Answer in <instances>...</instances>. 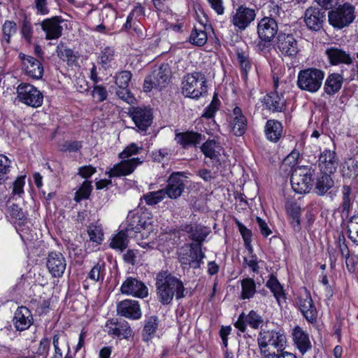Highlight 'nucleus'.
<instances>
[{
    "instance_id": "nucleus-1",
    "label": "nucleus",
    "mask_w": 358,
    "mask_h": 358,
    "mask_svg": "<svg viewBox=\"0 0 358 358\" xmlns=\"http://www.w3.org/2000/svg\"><path fill=\"white\" fill-rule=\"evenodd\" d=\"M155 280L157 299L163 305H169L174 296L179 300L184 298L187 293L182 281L168 270L159 271Z\"/></svg>"
},
{
    "instance_id": "nucleus-2",
    "label": "nucleus",
    "mask_w": 358,
    "mask_h": 358,
    "mask_svg": "<svg viewBox=\"0 0 358 358\" xmlns=\"http://www.w3.org/2000/svg\"><path fill=\"white\" fill-rule=\"evenodd\" d=\"M328 13L329 24L336 28L348 26L355 20V8L350 3H339L340 0H315Z\"/></svg>"
},
{
    "instance_id": "nucleus-3",
    "label": "nucleus",
    "mask_w": 358,
    "mask_h": 358,
    "mask_svg": "<svg viewBox=\"0 0 358 358\" xmlns=\"http://www.w3.org/2000/svg\"><path fill=\"white\" fill-rule=\"evenodd\" d=\"M206 76L195 71L184 76L182 81V94L194 99H198L207 94L208 86Z\"/></svg>"
},
{
    "instance_id": "nucleus-4",
    "label": "nucleus",
    "mask_w": 358,
    "mask_h": 358,
    "mask_svg": "<svg viewBox=\"0 0 358 358\" xmlns=\"http://www.w3.org/2000/svg\"><path fill=\"white\" fill-rule=\"evenodd\" d=\"M324 78V72L321 69L308 68L299 72L296 84L300 90L315 93L321 88Z\"/></svg>"
},
{
    "instance_id": "nucleus-5",
    "label": "nucleus",
    "mask_w": 358,
    "mask_h": 358,
    "mask_svg": "<svg viewBox=\"0 0 358 358\" xmlns=\"http://www.w3.org/2000/svg\"><path fill=\"white\" fill-rule=\"evenodd\" d=\"M315 169L302 166L294 169L290 177L293 190L298 194L308 193L313 186Z\"/></svg>"
},
{
    "instance_id": "nucleus-6",
    "label": "nucleus",
    "mask_w": 358,
    "mask_h": 358,
    "mask_svg": "<svg viewBox=\"0 0 358 358\" xmlns=\"http://www.w3.org/2000/svg\"><path fill=\"white\" fill-rule=\"evenodd\" d=\"M286 336L280 329H262L257 338V343L261 352H265L263 350L268 345L274 347L278 352H282L286 345Z\"/></svg>"
},
{
    "instance_id": "nucleus-7",
    "label": "nucleus",
    "mask_w": 358,
    "mask_h": 358,
    "mask_svg": "<svg viewBox=\"0 0 358 358\" xmlns=\"http://www.w3.org/2000/svg\"><path fill=\"white\" fill-rule=\"evenodd\" d=\"M17 97L20 102L32 108L40 107L43 102V94L29 83H21L17 86Z\"/></svg>"
},
{
    "instance_id": "nucleus-8",
    "label": "nucleus",
    "mask_w": 358,
    "mask_h": 358,
    "mask_svg": "<svg viewBox=\"0 0 358 358\" xmlns=\"http://www.w3.org/2000/svg\"><path fill=\"white\" fill-rule=\"evenodd\" d=\"M275 46L285 57L295 58L300 51L298 41L292 34L280 32L277 35Z\"/></svg>"
},
{
    "instance_id": "nucleus-9",
    "label": "nucleus",
    "mask_w": 358,
    "mask_h": 358,
    "mask_svg": "<svg viewBox=\"0 0 358 358\" xmlns=\"http://www.w3.org/2000/svg\"><path fill=\"white\" fill-rule=\"evenodd\" d=\"M128 115L134 122L138 132L146 133L152 123V112L148 107H130Z\"/></svg>"
},
{
    "instance_id": "nucleus-10",
    "label": "nucleus",
    "mask_w": 358,
    "mask_h": 358,
    "mask_svg": "<svg viewBox=\"0 0 358 358\" xmlns=\"http://www.w3.org/2000/svg\"><path fill=\"white\" fill-rule=\"evenodd\" d=\"M256 10L245 5L239 6L231 15V23L239 31L246 29L255 20Z\"/></svg>"
},
{
    "instance_id": "nucleus-11",
    "label": "nucleus",
    "mask_w": 358,
    "mask_h": 358,
    "mask_svg": "<svg viewBox=\"0 0 358 358\" xmlns=\"http://www.w3.org/2000/svg\"><path fill=\"white\" fill-rule=\"evenodd\" d=\"M259 38L264 43H271L278 34V25L273 17L261 19L257 27Z\"/></svg>"
},
{
    "instance_id": "nucleus-12",
    "label": "nucleus",
    "mask_w": 358,
    "mask_h": 358,
    "mask_svg": "<svg viewBox=\"0 0 358 358\" xmlns=\"http://www.w3.org/2000/svg\"><path fill=\"white\" fill-rule=\"evenodd\" d=\"M18 57L21 60L22 69L27 76L35 80L42 78L44 69L38 59L22 52L19 54Z\"/></svg>"
},
{
    "instance_id": "nucleus-13",
    "label": "nucleus",
    "mask_w": 358,
    "mask_h": 358,
    "mask_svg": "<svg viewBox=\"0 0 358 358\" xmlns=\"http://www.w3.org/2000/svg\"><path fill=\"white\" fill-rule=\"evenodd\" d=\"M120 292L123 294L140 299H144L148 296L147 286L144 282L134 277L127 278L121 285Z\"/></svg>"
},
{
    "instance_id": "nucleus-14",
    "label": "nucleus",
    "mask_w": 358,
    "mask_h": 358,
    "mask_svg": "<svg viewBox=\"0 0 358 358\" xmlns=\"http://www.w3.org/2000/svg\"><path fill=\"white\" fill-rule=\"evenodd\" d=\"M180 231L189 234V238L194 241V243H200V246H202L206 238L210 233V229L199 224H182L173 230V233Z\"/></svg>"
},
{
    "instance_id": "nucleus-15",
    "label": "nucleus",
    "mask_w": 358,
    "mask_h": 358,
    "mask_svg": "<svg viewBox=\"0 0 358 358\" xmlns=\"http://www.w3.org/2000/svg\"><path fill=\"white\" fill-rule=\"evenodd\" d=\"M322 7H310L305 11L304 22L308 29L318 31L322 29L326 18L325 11Z\"/></svg>"
},
{
    "instance_id": "nucleus-16",
    "label": "nucleus",
    "mask_w": 358,
    "mask_h": 358,
    "mask_svg": "<svg viewBox=\"0 0 358 358\" xmlns=\"http://www.w3.org/2000/svg\"><path fill=\"white\" fill-rule=\"evenodd\" d=\"M105 327L108 335L119 338L129 339L133 335V331L126 320L113 318L106 322Z\"/></svg>"
},
{
    "instance_id": "nucleus-17",
    "label": "nucleus",
    "mask_w": 358,
    "mask_h": 358,
    "mask_svg": "<svg viewBox=\"0 0 358 358\" xmlns=\"http://www.w3.org/2000/svg\"><path fill=\"white\" fill-rule=\"evenodd\" d=\"M46 266L52 277L59 278L66 270V261L61 252H51L47 257Z\"/></svg>"
},
{
    "instance_id": "nucleus-18",
    "label": "nucleus",
    "mask_w": 358,
    "mask_h": 358,
    "mask_svg": "<svg viewBox=\"0 0 358 358\" xmlns=\"http://www.w3.org/2000/svg\"><path fill=\"white\" fill-rule=\"evenodd\" d=\"M182 173L180 172H173L167 180V185L164 190V195L169 198L176 199L180 197L185 189V184L182 179Z\"/></svg>"
},
{
    "instance_id": "nucleus-19",
    "label": "nucleus",
    "mask_w": 358,
    "mask_h": 358,
    "mask_svg": "<svg viewBox=\"0 0 358 358\" xmlns=\"http://www.w3.org/2000/svg\"><path fill=\"white\" fill-rule=\"evenodd\" d=\"M16 331L27 330L34 324V317L31 310L26 306L17 307L12 320Z\"/></svg>"
},
{
    "instance_id": "nucleus-20",
    "label": "nucleus",
    "mask_w": 358,
    "mask_h": 358,
    "mask_svg": "<svg viewBox=\"0 0 358 358\" xmlns=\"http://www.w3.org/2000/svg\"><path fill=\"white\" fill-rule=\"evenodd\" d=\"M64 22L62 16H54L47 18L41 22L42 30L45 33V39L52 40L60 38L63 28L60 25Z\"/></svg>"
},
{
    "instance_id": "nucleus-21",
    "label": "nucleus",
    "mask_w": 358,
    "mask_h": 358,
    "mask_svg": "<svg viewBox=\"0 0 358 358\" xmlns=\"http://www.w3.org/2000/svg\"><path fill=\"white\" fill-rule=\"evenodd\" d=\"M142 163L138 157L122 160L107 172L110 178L127 176L134 172L136 166Z\"/></svg>"
},
{
    "instance_id": "nucleus-22",
    "label": "nucleus",
    "mask_w": 358,
    "mask_h": 358,
    "mask_svg": "<svg viewBox=\"0 0 358 358\" xmlns=\"http://www.w3.org/2000/svg\"><path fill=\"white\" fill-rule=\"evenodd\" d=\"M262 102L272 113H283L286 110V99L283 94H279L275 90L266 94Z\"/></svg>"
},
{
    "instance_id": "nucleus-23",
    "label": "nucleus",
    "mask_w": 358,
    "mask_h": 358,
    "mask_svg": "<svg viewBox=\"0 0 358 358\" xmlns=\"http://www.w3.org/2000/svg\"><path fill=\"white\" fill-rule=\"evenodd\" d=\"M117 313L118 315L131 320H138L142 315L138 302L131 299L119 302L117 305Z\"/></svg>"
},
{
    "instance_id": "nucleus-24",
    "label": "nucleus",
    "mask_w": 358,
    "mask_h": 358,
    "mask_svg": "<svg viewBox=\"0 0 358 358\" xmlns=\"http://www.w3.org/2000/svg\"><path fill=\"white\" fill-rule=\"evenodd\" d=\"M338 165V158L336 153L330 150H324L320 153L318 159V166L322 173L334 174Z\"/></svg>"
},
{
    "instance_id": "nucleus-25",
    "label": "nucleus",
    "mask_w": 358,
    "mask_h": 358,
    "mask_svg": "<svg viewBox=\"0 0 358 358\" xmlns=\"http://www.w3.org/2000/svg\"><path fill=\"white\" fill-rule=\"evenodd\" d=\"M203 137L201 134L194 131H187L184 132L176 131L174 139L182 148L187 149L190 147L197 148Z\"/></svg>"
},
{
    "instance_id": "nucleus-26",
    "label": "nucleus",
    "mask_w": 358,
    "mask_h": 358,
    "mask_svg": "<svg viewBox=\"0 0 358 358\" xmlns=\"http://www.w3.org/2000/svg\"><path fill=\"white\" fill-rule=\"evenodd\" d=\"M292 339L296 348L301 355H304L312 348L308 334L299 326H296L292 329Z\"/></svg>"
},
{
    "instance_id": "nucleus-27",
    "label": "nucleus",
    "mask_w": 358,
    "mask_h": 358,
    "mask_svg": "<svg viewBox=\"0 0 358 358\" xmlns=\"http://www.w3.org/2000/svg\"><path fill=\"white\" fill-rule=\"evenodd\" d=\"M331 175L321 172L320 176L317 177L314 189L318 196H321L327 194L331 199L335 196V192H329L334 186V181Z\"/></svg>"
},
{
    "instance_id": "nucleus-28",
    "label": "nucleus",
    "mask_w": 358,
    "mask_h": 358,
    "mask_svg": "<svg viewBox=\"0 0 358 358\" xmlns=\"http://www.w3.org/2000/svg\"><path fill=\"white\" fill-rule=\"evenodd\" d=\"M230 125L231 131L237 136L243 135L247 130V118L243 115L242 109L238 106H236L233 110L232 120Z\"/></svg>"
},
{
    "instance_id": "nucleus-29",
    "label": "nucleus",
    "mask_w": 358,
    "mask_h": 358,
    "mask_svg": "<svg viewBox=\"0 0 358 358\" xmlns=\"http://www.w3.org/2000/svg\"><path fill=\"white\" fill-rule=\"evenodd\" d=\"M325 52L332 65L339 64H351L352 63V59L350 54L338 47L329 48Z\"/></svg>"
},
{
    "instance_id": "nucleus-30",
    "label": "nucleus",
    "mask_w": 358,
    "mask_h": 358,
    "mask_svg": "<svg viewBox=\"0 0 358 358\" xmlns=\"http://www.w3.org/2000/svg\"><path fill=\"white\" fill-rule=\"evenodd\" d=\"M157 88L162 90L166 87L171 80V72L168 64H162L151 73Z\"/></svg>"
},
{
    "instance_id": "nucleus-31",
    "label": "nucleus",
    "mask_w": 358,
    "mask_h": 358,
    "mask_svg": "<svg viewBox=\"0 0 358 358\" xmlns=\"http://www.w3.org/2000/svg\"><path fill=\"white\" fill-rule=\"evenodd\" d=\"M355 195L352 192V187L350 185H344L341 189V203L340 204V209L343 215H345L346 218L350 216V211L352 208V205L355 200Z\"/></svg>"
},
{
    "instance_id": "nucleus-32",
    "label": "nucleus",
    "mask_w": 358,
    "mask_h": 358,
    "mask_svg": "<svg viewBox=\"0 0 358 358\" xmlns=\"http://www.w3.org/2000/svg\"><path fill=\"white\" fill-rule=\"evenodd\" d=\"M343 80V76L340 73L329 74L324 82V92L329 96L335 94L341 89Z\"/></svg>"
},
{
    "instance_id": "nucleus-33",
    "label": "nucleus",
    "mask_w": 358,
    "mask_h": 358,
    "mask_svg": "<svg viewBox=\"0 0 358 358\" xmlns=\"http://www.w3.org/2000/svg\"><path fill=\"white\" fill-rule=\"evenodd\" d=\"M283 126L280 122L276 120H267L265 125V135L268 140L277 143L282 137Z\"/></svg>"
},
{
    "instance_id": "nucleus-34",
    "label": "nucleus",
    "mask_w": 358,
    "mask_h": 358,
    "mask_svg": "<svg viewBox=\"0 0 358 358\" xmlns=\"http://www.w3.org/2000/svg\"><path fill=\"white\" fill-rule=\"evenodd\" d=\"M127 226L126 231L129 232L138 233L141 229H145L147 222L142 214L139 213L129 212L127 218Z\"/></svg>"
},
{
    "instance_id": "nucleus-35",
    "label": "nucleus",
    "mask_w": 358,
    "mask_h": 358,
    "mask_svg": "<svg viewBox=\"0 0 358 358\" xmlns=\"http://www.w3.org/2000/svg\"><path fill=\"white\" fill-rule=\"evenodd\" d=\"M189 247L188 257L190 263H189V266L193 268H199L203 259L205 257V254L202 252V246H200V243H191Z\"/></svg>"
},
{
    "instance_id": "nucleus-36",
    "label": "nucleus",
    "mask_w": 358,
    "mask_h": 358,
    "mask_svg": "<svg viewBox=\"0 0 358 358\" xmlns=\"http://www.w3.org/2000/svg\"><path fill=\"white\" fill-rule=\"evenodd\" d=\"M57 57L62 60L66 62L69 65L75 64L78 59V52H75L72 49L67 48L63 42H60L56 49Z\"/></svg>"
},
{
    "instance_id": "nucleus-37",
    "label": "nucleus",
    "mask_w": 358,
    "mask_h": 358,
    "mask_svg": "<svg viewBox=\"0 0 358 358\" xmlns=\"http://www.w3.org/2000/svg\"><path fill=\"white\" fill-rule=\"evenodd\" d=\"M203 155L213 160H219L220 145L215 140H207L200 147Z\"/></svg>"
},
{
    "instance_id": "nucleus-38",
    "label": "nucleus",
    "mask_w": 358,
    "mask_h": 358,
    "mask_svg": "<svg viewBox=\"0 0 358 358\" xmlns=\"http://www.w3.org/2000/svg\"><path fill=\"white\" fill-rule=\"evenodd\" d=\"M266 286L271 290L275 299L280 303L281 299H285V294L282 286L274 275H271L266 283Z\"/></svg>"
},
{
    "instance_id": "nucleus-39",
    "label": "nucleus",
    "mask_w": 358,
    "mask_h": 358,
    "mask_svg": "<svg viewBox=\"0 0 358 358\" xmlns=\"http://www.w3.org/2000/svg\"><path fill=\"white\" fill-rule=\"evenodd\" d=\"M241 294L240 298L241 299H250L252 298L256 290V284L255 280L251 278H246L241 281Z\"/></svg>"
},
{
    "instance_id": "nucleus-40",
    "label": "nucleus",
    "mask_w": 358,
    "mask_h": 358,
    "mask_svg": "<svg viewBox=\"0 0 358 358\" xmlns=\"http://www.w3.org/2000/svg\"><path fill=\"white\" fill-rule=\"evenodd\" d=\"M129 231L121 230L112 239L110 246L112 248L123 251L128 246Z\"/></svg>"
},
{
    "instance_id": "nucleus-41",
    "label": "nucleus",
    "mask_w": 358,
    "mask_h": 358,
    "mask_svg": "<svg viewBox=\"0 0 358 358\" xmlns=\"http://www.w3.org/2000/svg\"><path fill=\"white\" fill-rule=\"evenodd\" d=\"M347 234L348 238L358 245V214L350 216L347 221Z\"/></svg>"
},
{
    "instance_id": "nucleus-42",
    "label": "nucleus",
    "mask_w": 358,
    "mask_h": 358,
    "mask_svg": "<svg viewBox=\"0 0 358 358\" xmlns=\"http://www.w3.org/2000/svg\"><path fill=\"white\" fill-rule=\"evenodd\" d=\"M17 31V25L13 20H6L2 25V41L9 45L11 42V37Z\"/></svg>"
},
{
    "instance_id": "nucleus-43",
    "label": "nucleus",
    "mask_w": 358,
    "mask_h": 358,
    "mask_svg": "<svg viewBox=\"0 0 358 358\" xmlns=\"http://www.w3.org/2000/svg\"><path fill=\"white\" fill-rule=\"evenodd\" d=\"M158 324V318L157 316H150L148 318L143 327V338L144 341H148L151 336L156 332Z\"/></svg>"
},
{
    "instance_id": "nucleus-44",
    "label": "nucleus",
    "mask_w": 358,
    "mask_h": 358,
    "mask_svg": "<svg viewBox=\"0 0 358 358\" xmlns=\"http://www.w3.org/2000/svg\"><path fill=\"white\" fill-rule=\"evenodd\" d=\"M207 34L204 30L194 28L192 29L189 37V41L191 44L201 47L207 42Z\"/></svg>"
},
{
    "instance_id": "nucleus-45",
    "label": "nucleus",
    "mask_w": 358,
    "mask_h": 358,
    "mask_svg": "<svg viewBox=\"0 0 358 358\" xmlns=\"http://www.w3.org/2000/svg\"><path fill=\"white\" fill-rule=\"evenodd\" d=\"M342 171L344 177L356 178L358 176V161L355 158L348 159L345 162Z\"/></svg>"
},
{
    "instance_id": "nucleus-46",
    "label": "nucleus",
    "mask_w": 358,
    "mask_h": 358,
    "mask_svg": "<svg viewBox=\"0 0 358 358\" xmlns=\"http://www.w3.org/2000/svg\"><path fill=\"white\" fill-rule=\"evenodd\" d=\"M237 59L241 69L242 78L246 81L248 80V71L251 69L252 65L248 56L243 52H237Z\"/></svg>"
},
{
    "instance_id": "nucleus-47",
    "label": "nucleus",
    "mask_w": 358,
    "mask_h": 358,
    "mask_svg": "<svg viewBox=\"0 0 358 358\" xmlns=\"http://www.w3.org/2000/svg\"><path fill=\"white\" fill-rule=\"evenodd\" d=\"M92 189V182L85 180L80 188L75 193L74 200L79 202L83 199H87L90 197Z\"/></svg>"
},
{
    "instance_id": "nucleus-48",
    "label": "nucleus",
    "mask_w": 358,
    "mask_h": 358,
    "mask_svg": "<svg viewBox=\"0 0 358 358\" xmlns=\"http://www.w3.org/2000/svg\"><path fill=\"white\" fill-rule=\"evenodd\" d=\"M164 198V190L159 189L143 194L141 199H143L148 206H154L161 202Z\"/></svg>"
},
{
    "instance_id": "nucleus-49",
    "label": "nucleus",
    "mask_w": 358,
    "mask_h": 358,
    "mask_svg": "<svg viewBox=\"0 0 358 358\" xmlns=\"http://www.w3.org/2000/svg\"><path fill=\"white\" fill-rule=\"evenodd\" d=\"M302 315L310 323L316 322L317 311L313 303H309V306H301L299 308Z\"/></svg>"
},
{
    "instance_id": "nucleus-50",
    "label": "nucleus",
    "mask_w": 358,
    "mask_h": 358,
    "mask_svg": "<svg viewBox=\"0 0 358 358\" xmlns=\"http://www.w3.org/2000/svg\"><path fill=\"white\" fill-rule=\"evenodd\" d=\"M220 101L217 94H215L210 103L205 108L202 117L210 119L212 118L219 108Z\"/></svg>"
},
{
    "instance_id": "nucleus-51",
    "label": "nucleus",
    "mask_w": 358,
    "mask_h": 358,
    "mask_svg": "<svg viewBox=\"0 0 358 358\" xmlns=\"http://www.w3.org/2000/svg\"><path fill=\"white\" fill-rule=\"evenodd\" d=\"M87 233L90 241L99 244L103 241V233L101 226L90 225L88 227Z\"/></svg>"
},
{
    "instance_id": "nucleus-52",
    "label": "nucleus",
    "mask_w": 358,
    "mask_h": 358,
    "mask_svg": "<svg viewBox=\"0 0 358 358\" xmlns=\"http://www.w3.org/2000/svg\"><path fill=\"white\" fill-rule=\"evenodd\" d=\"M115 50L111 47H106L101 52L99 56V64L103 67L108 65L113 59Z\"/></svg>"
},
{
    "instance_id": "nucleus-53",
    "label": "nucleus",
    "mask_w": 358,
    "mask_h": 358,
    "mask_svg": "<svg viewBox=\"0 0 358 358\" xmlns=\"http://www.w3.org/2000/svg\"><path fill=\"white\" fill-rule=\"evenodd\" d=\"M20 32L26 42L31 43L34 31L32 25L30 21L27 19V17H25L22 21Z\"/></svg>"
},
{
    "instance_id": "nucleus-54",
    "label": "nucleus",
    "mask_w": 358,
    "mask_h": 358,
    "mask_svg": "<svg viewBox=\"0 0 358 358\" xmlns=\"http://www.w3.org/2000/svg\"><path fill=\"white\" fill-rule=\"evenodd\" d=\"M132 74L129 71H122L115 76V83L118 87H128Z\"/></svg>"
},
{
    "instance_id": "nucleus-55",
    "label": "nucleus",
    "mask_w": 358,
    "mask_h": 358,
    "mask_svg": "<svg viewBox=\"0 0 358 358\" xmlns=\"http://www.w3.org/2000/svg\"><path fill=\"white\" fill-rule=\"evenodd\" d=\"M83 147L81 141H66L61 145L60 150L62 152H78Z\"/></svg>"
},
{
    "instance_id": "nucleus-56",
    "label": "nucleus",
    "mask_w": 358,
    "mask_h": 358,
    "mask_svg": "<svg viewBox=\"0 0 358 358\" xmlns=\"http://www.w3.org/2000/svg\"><path fill=\"white\" fill-rule=\"evenodd\" d=\"M245 321L252 328L257 329L263 322V319L262 316L257 314L255 311L250 310L245 317Z\"/></svg>"
},
{
    "instance_id": "nucleus-57",
    "label": "nucleus",
    "mask_w": 358,
    "mask_h": 358,
    "mask_svg": "<svg viewBox=\"0 0 358 358\" xmlns=\"http://www.w3.org/2000/svg\"><path fill=\"white\" fill-rule=\"evenodd\" d=\"M105 266L104 264H96L94 266V267L91 269L90 272L88 274L89 278L94 281H99L101 278H103L104 275Z\"/></svg>"
},
{
    "instance_id": "nucleus-58",
    "label": "nucleus",
    "mask_w": 358,
    "mask_h": 358,
    "mask_svg": "<svg viewBox=\"0 0 358 358\" xmlns=\"http://www.w3.org/2000/svg\"><path fill=\"white\" fill-rule=\"evenodd\" d=\"M143 149L142 147H138L136 143H132L119 154V157L121 159L128 158L134 155L138 154Z\"/></svg>"
},
{
    "instance_id": "nucleus-59",
    "label": "nucleus",
    "mask_w": 358,
    "mask_h": 358,
    "mask_svg": "<svg viewBox=\"0 0 358 358\" xmlns=\"http://www.w3.org/2000/svg\"><path fill=\"white\" fill-rule=\"evenodd\" d=\"M10 213L12 217L15 218L16 220H18L20 224H24V221L27 220L25 214L24 213L22 209L17 204L13 203L10 206Z\"/></svg>"
},
{
    "instance_id": "nucleus-60",
    "label": "nucleus",
    "mask_w": 358,
    "mask_h": 358,
    "mask_svg": "<svg viewBox=\"0 0 358 358\" xmlns=\"http://www.w3.org/2000/svg\"><path fill=\"white\" fill-rule=\"evenodd\" d=\"M309 303H313L310 293L303 287L297 298V304L301 308V306H309Z\"/></svg>"
},
{
    "instance_id": "nucleus-61",
    "label": "nucleus",
    "mask_w": 358,
    "mask_h": 358,
    "mask_svg": "<svg viewBox=\"0 0 358 358\" xmlns=\"http://www.w3.org/2000/svg\"><path fill=\"white\" fill-rule=\"evenodd\" d=\"M116 94L120 99L129 104L133 103L135 101V98L128 90V87H119V90L116 92Z\"/></svg>"
},
{
    "instance_id": "nucleus-62",
    "label": "nucleus",
    "mask_w": 358,
    "mask_h": 358,
    "mask_svg": "<svg viewBox=\"0 0 358 358\" xmlns=\"http://www.w3.org/2000/svg\"><path fill=\"white\" fill-rule=\"evenodd\" d=\"M236 224L238 227V230L243 238L245 245H249V243L252 241V231L244 226L241 222L237 221Z\"/></svg>"
},
{
    "instance_id": "nucleus-63",
    "label": "nucleus",
    "mask_w": 358,
    "mask_h": 358,
    "mask_svg": "<svg viewBox=\"0 0 358 358\" xmlns=\"http://www.w3.org/2000/svg\"><path fill=\"white\" fill-rule=\"evenodd\" d=\"M92 96L97 97V101L101 102L105 101L108 96V92L102 85H95L92 91Z\"/></svg>"
},
{
    "instance_id": "nucleus-64",
    "label": "nucleus",
    "mask_w": 358,
    "mask_h": 358,
    "mask_svg": "<svg viewBox=\"0 0 358 358\" xmlns=\"http://www.w3.org/2000/svg\"><path fill=\"white\" fill-rule=\"evenodd\" d=\"M338 244L342 256L345 259H348L350 257V251L346 244L345 237L343 234L338 235Z\"/></svg>"
}]
</instances>
